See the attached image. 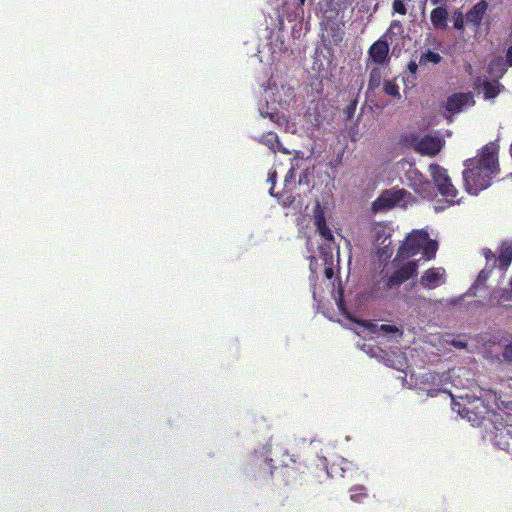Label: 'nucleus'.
I'll return each mask as SVG.
<instances>
[{
	"label": "nucleus",
	"mask_w": 512,
	"mask_h": 512,
	"mask_svg": "<svg viewBox=\"0 0 512 512\" xmlns=\"http://www.w3.org/2000/svg\"><path fill=\"white\" fill-rule=\"evenodd\" d=\"M381 71L380 68L374 67L369 75V81H368V89L369 90H375L378 88L381 84Z\"/></svg>",
	"instance_id": "22"
},
{
	"label": "nucleus",
	"mask_w": 512,
	"mask_h": 512,
	"mask_svg": "<svg viewBox=\"0 0 512 512\" xmlns=\"http://www.w3.org/2000/svg\"><path fill=\"white\" fill-rule=\"evenodd\" d=\"M409 173L413 174L415 179L418 180V183L415 182V184L413 185L415 192L421 194L423 197L430 196L432 189L431 183L428 180H426L424 176L416 170L410 171Z\"/></svg>",
	"instance_id": "17"
},
{
	"label": "nucleus",
	"mask_w": 512,
	"mask_h": 512,
	"mask_svg": "<svg viewBox=\"0 0 512 512\" xmlns=\"http://www.w3.org/2000/svg\"><path fill=\"white\" fill-rule=\"evenodd\" d=\"M383 90L385 92V94L391 96V97H394V98H397V99H400L401 98V95H400V92H399V86L397 85V83H395L394 81H385L384 82V86H383Z\"/></svg>",
	"instance_id": "23"
},
{
	"label": "nucleus",
	"mask_w": 512,
	"mask_h": 512,
	"mask_svg": "<svg viewBox=\"0 0 512 512\" xmlns=\"http://www.w3.org/2000/svg\"><path fill=\"white\" fill-rule=\"evenodd\" d=\"M474 103L472 93H454L448 97L445 108L449 112L457 113L462 111L465 106H472Z\"/></svg>",
	"instance_id": "8"
},
{
	"label": "nucleus",
	"mask_w": 512,
	"mask_h": 512,
	"mask_svg": "<svg viewBox=\"0 0 512 512\" xmlns=\"http://www.w3.org/2000/svg\"><path fill=\"white\" fill-rule=\"evenodd\" d=\"M299 5H303L305 3V0H298Z\"/></svg>",
	"instance_id": "42"
},
{
	"label": "nucleus",
	"mask_w": 512,
	"mask_h": 512,
	"mask_svg": "<svg viewBox=\"0 0 512 512\" xmlns=\"http://www.w3.org/2000/svg\"><path fill=\"white\" fill-rule=\"evenodd\" d=\"M512 263V241H503L498 248L497 266L506 271Z\"/></svg>",
	"instance_id": "13"
},
{
	"label": "nucleus",
	"mask_w": 512,
	"mask_h": 512,
	"mask_svg": "<svg viewBox=\"0 0 512 512\" xmlns=\"http://www.w3.org/2000/svg\"><path fill=\"white\" fill-rule=\"evenodd\" d=\"M483 255L486 259V266L494 265V268L496 267L497 263V256L491 251V249L485 248L483 249Z\"/></svg>",
	"instance_id": "26"
},
{
	"label": "nucleus",
	"mask_w": 512,
	"mask_h": 512,
	"mask_svg": "<svg viewBox=\"0 0 512 512\" xmlns=\"http://www.w3.org/2000/svg\"><path fill=\"white\" fill-rule=\"evenodd\" d=\"M325 31L327 33V40L329 44L338 46L344 38V31L341 29L337 22H327L325 24Z\"/></svg>",
	"instance_id": "15"
},
{
	"label": "nucleus",
	"mask_w": 512,
	"mask_h": 512,
	"mask_svg": "<svg viewBox=\"0 0 512 512\" xmlns=\"http://www.w3.org/2000/svg\"><path fill=\"white\" fill-rule=\"evenodd\" d=\"M479 81L480 79L477 80L476 86L477 88L481 87L485 99H493L499 94L500 90L498 84L491 83L487 80L478 84Z\"/></svg>",
	"instance_id": "19"
},
{
	"label": "nucleus",
	"mask_w": 512,
	"mask_h": 512,
	"mask_svg": "<svg viewBox=\"0 0 512 512\" xmlns=\"http://www.w3.org/2000/svg\"><path fill=\"white\" fill-rule=\"evenodd\" d=\"M375 233H376V241H379L381 236L385 234V227L377 224L375 227Z\"/></svg>",
	"instance_id": "33"
},
{
	"label": "nucleus",
	"mask_w": 512,
	"mask_h": 512,
	"mask_svg": "<svg viewBox=\"0 0 512 512\" xmlns=\"http://www.w3.org/2000/svg\"><path fill=\"white\" fill-rule=\"evenodd\" d=\"M504 359L508 361H512V343L507 344L504 347L503 353H502Z\"/></svg>",
	"instance_id": "31"
},
{
	"label": "nucleus",
	"mask_w": 512,
	"mask_h": 512,
	"mask_svg": "<svg viewBox=\"0 0 512 512\" xmlns=\"http://www.w3.org/2000/svg\"><path fill=\"white\" fill-rule=\"evenodd\" d=\"M507 61L510 65H512V45L508 48L506 53Z\"/></svg>",
	"instance_id": "36"
},
{
	"label": "nucleus",
	"mask_w": 512,
	"mask_h": 512,
	"mask_svg": "<svg viewBox=\"0 0 512 512\" xmlns=\"http://www.w3.org/2000/svg\"><path fill=\"white\" fill-rule=\"evenodd\" d=\"M260 142L263 143L264 145H266L273 152L281 151L285 154L289 153L288 150L281 149L279 137H278L277 133H275L273 131H268V132L264 133L260 138Z\"/></svg>",
	"instance_id": "16"
},
{
	"label": "nucleus",
	"mask_w": 512,
	"mask_h": 512,
	"mask_svg": "<svg viewBox=\"0 0 512 512\" xmlns=\"http://www.w3.org/2000/svg\"><path fill=\"white\" fill-rule=\"evenodd\" d=\"M439 390H429L428 395L429 396H435Z\"/></svg>",
	"instance_id": "40"
},
{
	"label": "nucleus",
	"mask_w": 512,
	"mask_h": 512,
	"mask_svg": "<svg viewBox=\"0 0 512 512\" xmlns=\"http://www.w3.org/2000/svg\"><path fill=\"white\" fill-rule=\"evenodd\" d=\"M409 195L410 193L405 189L392 188L385 190L372 203V209L376 212L391 209L400 202L405 201Z\"/></svg>",
	"instance_id": "3"
},
{
	"label": "nucleus",
	"mask_w": 512,
	"mask_h": 512,
	"mask_svg": "<svg viewBox=\"0 0 512 512\" xmlns=\"http://www.w3.org/2000/svg\"><path fill=\"white\" fill-rule=\"evenodd\" d=\"M276 179H277V173L276 171H270L268 173V181L271 183V188H270V195L271 196H274L276 197V194H274V186H275V183H276Z\"/></svg>",
	"instance_id": "29"
},
{
	"label": "nucleus",
	"mask_w": 512,
	"mask_h": 512,
	"mask_svg": "<svg viewBox=\"0 0 512 512\" xmlns=\"http://www.w3.org/2000/svg\"><path fill=\"white\" fill-rule=\"evenodd\" d=\"M494 269V265H491V266H486L484 269H482L480 271V273L478 274V277H477V280H476V284L477 285H483L486 280L489 278L491 272L493 271Z\"/></svg>",
	"instance_id": "25"
},
{
	"label": "nucleus",
	"mask_w": 512,
	"mask_h": 512,
	"mask_svg": "<svg viewBox=\"0 0 512 512\" xmlns=\"http://www.w3.org/2000/svg\"><path fill=\"white\" fill-rule=\"evenodd\" d=\"M429 171L439 193L448 201L452 203L456 202L458 191L452 184L447 170L438 164H431L429 166Z\"/></svg>",
	"instance_id": "2"
},
{
	"label": "nucleus",
	"mask_w": 512,
	"mask_h": 512,
	"mask_svg": "<svg viewBox=\"0 0 512 512\" xmlns=\"http://www.w3.org/2000/svg\"><path fill=\"white\" fill-rule=\"evenodd\" d=\"M392 8L397 14L405 15L407 13V8L403 0H393Z\"/></svg>",
	"instance_id": "27"
},
{
	"label": "nucleus",
	"mask_w": 512,
	"mask_h": 512,
	"mask_svg": "<svg viewBox=\"0 0 512 512\" xmlns=\"http://www.w3.org/2000/svg\"><path fill=\"white\" fill-rule=\"evenodd\" d=\"M466 21V16L460 10H455L453 13V26L456 30L463 31Z\"/></svg>",
	"instance_id": "24"
},
{
	"label": "nucleus",
	"mask_w": 512,
	"mask_h": 512,
	"mask_svg": "<svg viewBox=\"0 0 512 512\" xmlns=\"http://www.w3.org/2000/svg\"><path fill=\"white\" fill-rule=\"evenodd\" d=\"M314 225L316 226L321 237L327 241L333 240V234L331 229L328 227L324 215V211L319 204H317L314 210Z\"/></svg>",
	"instance_id": "10"
},
{
	"label": "nucleus",
	"mask_w": 512,
	"mask_h": 512,
	"mask_svg": "<svg viewBox=\"0 0 512 512\" xmlns=\"http://www.w3.org/2000/svg\"><path fill=\"white\" fill-rule=\"evenodd\" d=\"M507 432H508V434H510L512 436V424H509L507 426Z\"/></svg>",
	"instance_id": "41"
},
{
	"label": "nucleus",
	"mask_w": 512,
	"mask_h": 512,
	"mask_svg": "<svg viewBox=\"0 0 512 512\" xmlns=\"http://www.w3.org/2000/svg\"><path fill=\"white\" fill-rule=\"evenodd\" d=\"M492 298L496 300L498 305H506L512 301V278L509 280V288H501L494 290Z\"/></svg>",
	"instance_id": "18"
},
{
	"label": "nucleus",
	"mask_w": 512,
	"mask_h": 512,
	"mask_svg": "<svg viewBox=\"0 0 512 512\" xmlns=\"http://www.w3.org/2000/svg\"><path fill=\"white\" fill-rule=\"evenodd\" d=\"M379 331L380 332H383V333H399V334H402V332L399 330L398 327H396L395 325H390V324H382L380 327H379Z\"/></svg>",
	"instance_id": "28"
},
{
	"label": "nucleus",
	"mask_w": 512,
	"mask_h": 512,
	"mask_svg": "<svg viewBox=\"0 0 512 512\" xmlns=\"http://www.w3.org/2000/svg\"><path fill=\"white\" fill-rule=\"evenodd\" d=\"M368 56L377 65H387L390 61L388 42L382 39L375 41L368 50Z\"/></svg>",
	"instance_id": "7"
},
{
	"label": "nucleus",
	"mask_w": 512,
	"mask_h": 512,
	"mask_svg": "<svg viewBox=\"0 0 512 512\" xmlns=\"http://www.w3.org/2000/svg\"><path fill=\"white\" fill-rule=\"evenodd\" d=\"M418 66L419 65V62L416 63V61L414 60H411L409 63H408V66H407V69L408 71L415 77L416 73H417V70H418Z\"/></svg>",
	"instance_id": "32"
},
{
	"label": "nucleus",
	"mask_w": 512,
	"mask_h": 512,
	"mask_svg": "<svg viewBox=\"0 0 512 512\" xmlns=\"http://www.w3.org/2000/svg\"><path fill=\"white\" fill-rule=\"evenodd\" d=\"M443 146V141L436 136L425 135L420 138L414 145L416 152L422 155L435 156Z\"/></svg>",
	"instance_id": "6"
},
{
	"label": "nucleus",
	"mask_w": 512,
	"mask_h": 512,
	"mask_svg": "<svg viewBox=\"0 0 512 512\" xmlns=\"http://www.w3.org/2000/svg\"><path fill=\"white\" fill-rule=\"evenodd\" d=\"M499 144L489 142L473 158L464 161L462 172L464 187L471 195H478L489 188L492 179L499 175Z\"/></svg>",
	"instance_id": "1"
},
{
	"label": "nucleus",
	"mask_w": 512,
	"mask_h": 512,
	"mask_svg": "<svg viewBox=\"0 0 512 512\" xmlns=\"http://www.w3.org/2000/svg\"><path fill=\"white\" fill-rule=\"evenodd\" d=\"M296 459L294 458V455H290L288 452L283 453V458L281 459V464L283 466H289L290 464L296 463Z\"/></svg>",
	"instance_id": "30"
},
{
	"label": "nucleus",
	"mask_w": 512,
	"mask_h": 512,
	"mask_svg": "<svg viewBox=\"0 0 512 512\" xmlns=\"http://www.w3.org/2000/svg\"><path fill=\"white\" fill-rule=\"evenodd\" d=\"M389 237L390 235L388 236H385L384 239L381 241V245L384 246V247H388L391 243V241L389 240Z\"/></svg>",
	"instance_id": "38"
},
{
	"label": "nucleus",
	"mask_w": 512,
	"mask_h": 512,
	"mask_svg": "<svg viewBox=\"0 0 512 512\" xmlns=\"http://www.w3.org/2000/svg\"><path fill=\"white\" fill-rule=\"evenodd\" d=\"M487 9L488 3L485 0H480L467 12L466 22L477 28L481 24Z\"/></svg>",
	"instance_id": "11"
},
{
	"label": "nucleus",
	"mask_w": 512,
	"mask_h": 512,
	"mask_svg": "<svg viewBox=\"0 0 512 512\" xmlns=\"http://www.w3.org/2000/svg\"><path fill=\"white\" fill-rule=\"evenodd\" d=\"M427 0H423L422 4V13L425 11V5ZM432 5H443L448 2V0H429Z\"/></svg>",
	"instance_id": "34"
},
{
	"label": "nucleus",
	"mask_w": 512,
	"mask_h": 512,
	"mask_svg": "<svg viewBox=\"0 0 512 512\" xmlns=\"http://www.w3.org/2000/svg\"><path fill=\"white\" fill-rule=\"evenodd\" d=\"M417 261H409L400 268L396 269L387 279L386 287L388 289L399 287L410 278L417 275Z\"/></svg>",
	"instance_id": "5"
},
{
	"label": "nucleus",
	"mask_w": 512,
	"mask_h": 512,
	"mask_svg": "<svg viewBox=\"0 0 512 512\" xmlns=\"http://www.w3.org/2000/svg\"><path fill=\"white\" fill-rule=\"evenodd\" d=\"M437 248H438L437 242L434 240H430L429 237H427V240L423 244L421 250L423 251V255L428 260H430L435 257Z\"/></svg>",
	"instance_id": "21"
},
{
	"label": "nucleus",
	"mask_w": 512,
	"mask_h": 512,
	"mask_svg": "<svg viewBox=\"0 0 512 512\" xmlns=\"http://www.w3.org/2000/svg\"><path fill=\"white\" fill-rule=\"evenodd\" d=\"M428 233L424 230H416L411 232L403 245L398 250V256L409 258L415 256L421 250L423 244L427 240Z\"/></svg>",
	"instance_id": "4"
},
{
	"label": "nucleus",
	"mask_w": 512,
	"mask_h": 512,
	"mask_svg": "<svg viewBox=\"0 0 512 512\" xmlns=\"http://www.w3.org/2000/svg\"><path fill=\"white\" fill-rule=\"evenodd\" d=\"M445 281V270L441 267L429 268L420 278V285L426 289H434Z\"/></svg>",
	"instance_id": "9"
},
{
	"label": "nucleus",
	"mask_w": 512,
	"mask_h": 512,
	"mask_svg": "<svg viewBox=\"0 0 512 512\" xmlns=\"http://www.w3.org/2000/svg\"><path fill=\"white\" fill-rule=\"evenodd\" d=\"M436 7L430 13V21L435 29H447L448 10L446 4L435 5Z\"/></svg>",
	"instance_id": "12"
},
{
	"label": "nucleus",
	"mask_w": 512,
	"mask_h": 512,
	"mask_svg": "<svg viewBox=\"0 0 512 512\" xmlns=\"http://www.w3.org/2000/svg\"><path fill=\"white\" fill-rule=\"evenodd\" d=\"M441 60H442V56L438 52L428 49L420 55L419 65L420 66H427L429 64L437 65L441 62Z\"/></svg>",
	"instance_id": "20"
},
{
	"label": "nucleus",
	"mask_w": 512,
	"mask_h": 512,
	"mask_svg": "<svg viewBox=\"0 0 512 512\" xmlns=\"http://www.w3.org/2000/svg\"><path fill=\"white\" fill-rule=\"evenodd\" d=\"M453 410L456 411L462 418H466L473 426L479 425L484 419L483 413H478L469 407L463 406L459 402L453 400Z\"/></svg>",
	"instance_id": "14"
},
{
	"label": "nucleus",
	"mask_w": 512,
	"mask_h": 512,
	"mask_svg": "<svg viewBox=\"0 0 512 512\" xmlns=\"http://www.w3.org/2000/svg\"><path fill=\"white\" fill-rule=\"evenodd\" d=\"M436 378V375L435 374H432V373H428L426 374V380H434Z\"/></svg>",
	"instance_id": "39"
},
{
	"label": "nucleus",
	"mask_w": 512,
	"mask_h": 512,
	"mask_svg": "<svg viewBox=\"0 0 512 512\" xmlns=\"http://www.w3.org/2000/svg\"><path fill=\"white\" fill-rule=\"evenodd\" d=\"M324 274L327 279L331 280L334 277V270L331 266H327L324 269Z\"/></svg>",
	"instance_id": "35"
},
{
	"label": "nucleus",
	"mask_w": 512,
	"mask_h": 512,
	"mask_svg": "<svg viewBox=\"0 0 512 512\" xmlns=\"http://www.w3.org/2000/svg\"><path fill=\"white\" fill-rule=\"evenodd\" d=\"M365 496H366V494H365V493H360V494H351V496H350V497H351V499H352L353 501H360V498H361V497H365Z\"/></svg>",
	"instance_id": "37"
}]
</instances>
